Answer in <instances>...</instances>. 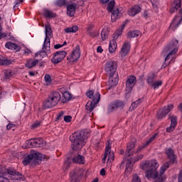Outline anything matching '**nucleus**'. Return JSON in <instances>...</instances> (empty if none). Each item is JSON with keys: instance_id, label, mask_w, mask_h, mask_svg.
Instances as JSON below:
<instances>
[{"instance_id": "nucleus-43", "label": "nucleus", "mask_w": 182, "mask_h": 182, "mask_svg": "<svg viewBox=\"0 0 182 182\" xmlns=\"http://www.w3.org/2000/svg\"><path fill=\"white\" fill-rule=\"evenodd\" d=\"M113 8H114V0H112L108 3L107 10L109 12H113Z\"/></svg>"}, {"instance_id": "nucleus-63", "label": "nucleus", "mask_w": 182, "mask_h": 182, "mask_svg": "<svg viewBox=\"0 0 182 182\" xmlns=\"http://www.w3.org/2000/svg\"><path fill=\"white\" fill-rule=\"evenodd\" d=\"M60 48H63V45L56 44L54 46V49H59Z\"/></svg>"}, {"instance_id": "nucleus-36", "label": "nucleus", "mask_w": 182, "mask_h": 182, "mask_svg": "<svg viewBox=\"0 0 182 182\" xmlns=\"http://www.w3.org/2000/svg\"><path fill=\"white\" fill-rule=\"evenodd\" d=\"M63 99L62 100V103H66V102H69V100H71L72 99V95L68 92H65L63 94Z\"/></svg>"}, {"instance_id": "nucleus-56", "label": "nucleus", "mask_w": 182, "mask_h": 182, "mask_svg": "<svg viewBox=\"0 0 182 182\" xmlns=\"http://www.w3.org/2000/svg\"><path fill=\"white\" fill-rule=\"evenodd\" d=\"M69 156H68V159L65 162L64 164V167H65L66 169L69 168V167H70V161H69Z\"/></svg>"}, {"instance_id": "nucleus-7", "label": "nucleus", "mask_w": 182, "mask_h": 182, "mask_svg": "<svg viewBox=\"0 0 182 182\" xmlns=\"http://www.w3.org/2000/svg\"><path fill=\"white\" fill-rule=\"evenodd\" d=\"M152 166L151 168H149L145 172V177L146 178H148V180H150L151 178H154L159 173L157 171V169L159 168V162H157L156 160H154V162L151 164Z\"/></svg>"}, {"instance_id": "nucleus-37", "label": "nucleus", "mask_w": 182, "mask_h": 182, "mask_svg": "<svg viewBox=\"0 0 182 182\" xmlns=\"http://www.w3.org/2000/svg\"><path fill=\"white\" fill-rule=\"evenodd\" d=\"M154 79H156V74H154V73H151L148 75L146 82L149 85L151 86V85L154 83L153 82Z\"/></svg>"}, {"instance_id": "nucleus-50", "label": "nucleus", "mask_w": 182, "mask_h": 182, "mask_svg": "<svg viewBox=\"0 0 182 182\" xmlns=\"http://www.w3.org/2000/svg\"><path fill=\"white\" fill-rule=\"evenodd\" d=\"M87 33L89 36H91L92 38H96L97 36H99V32L96 31H89Z\"/></svg>"}, {"instance_id": "nucleus-46", "label": "nucleus", "mask_w": 182, "mask_h": 182, "mask_svg": "<svg viewBox=\"0 0 182 182\" xmlns=\"http://www.w3.org/2000/svg\"><path fill=\"white\" fill-rule=\"evenodd\" d=\"M119 83V80L117 78H113V77L109 78V85L111 86H116Z\"/></svg>"}, {"instance_id": "nucleus-9", "label": "nucleus", "mask_w": 182, "mask_h": 182, "mask_svg": "<svg viewBox=\"0 0 182 182\" xmlns=\"http://www.w3.org/2000/svg\"><path fill=\"white\" fill-rule=\"evenodd\" d=\"M83 177V171L79 168L73 169L70 173V182H80Z\"/></svg>"}, {"instance_id": "nucleus-48", "label": "nucleus", "mask_w": 182, "mask_h": 182, "mask_svg": "<svg viewBox=\"0 0 182 182\" xmlns=\"http://www.w3.org/2000/svg\"><path fill=\"white\" fill-rule=\"evenodd\" d=\"M161 85H163V82L159 80L152 83L151 86H152L154 89H157V87H159V86H161Z\"/></svg>"}, {"instance_id": "nucleus-52", "label": "nucleus", "mask_w": 182, "mask_h": 182, "mask_svg": "<svg viewBox=\"0 0 182 182\" xmlns=\"http://www.w3.org/2000/svg\"><path fill=\"white\" fill-rule=\"evenodd\" d=\"M45 81L46 83H51L52 82V78L50 77V75L49 74H46L44 77Z\"/></svg>"}, {"instance_id": "nucleus-40", "label": "nucleus", "mask_w": 182, "mask_h": 182, "mask_svg": "<svg viewBox=\"0 0 182 182\" xmlns=\"http://www.w3.org/2000/svg\"><path fill=\"white\" fill-rule=\"evenodd\" d=\"M109 29L107 28L102 29L101 32V38L102 41H106V39L109 38Z\"/></svg>"}, {"instance_id": "nucleus-27", "label": "nucleus", "mask_w": 182, "mask_h": 182, "mask_svg": "<svg viewBox=\"0 0 182 182\" xmlns=\"http://www.w3.org/2000/svg\"><path fill=\"white\" fill-rule=\"evenodd\" d=\"M156 136H157L156 134H155L154 136H152L141 146H139V149L136 150V153H140V151H141V150H143V149H144V147H146V146H149V144H150V143L154 141V139H156Z\"/></svg>"}, {"instance_id": "nucleus-6", "label": "nucleus", "mask_w": 182, "mask_h": 182, "mask_svg": "<svg viewBox=\"0 0 182 182\" xmlns=\"http://www.w3.org/2000/svg\"><path fill=\"white\" fill-rule=\"evenodd\" d=\"M8 174H9V176H18V177L22 176V173L16 171L15 169H6L4 168L0 169V182H9V180L6 178Z\"/></svg>"}, {"instance_id": "nucleus-30", "label": "nucleus", "mask_w": 182, "mask_h": 182, "mask_svg": "<svg viewBox=\"0 0 182 182\" xmlns=\"http://www.w3.org/2000/svg\"><path fill=\"white\" fill-rule=\"evenodd\" d=\"M38 63H39V61L38 60L29 59L27 60V63L25 64V66L26 68H28V69H31V68L36 66Z\"/></svg>"}, {"instance_id": "nucleus-45", "label": "nucleus", "mask_w": 182, "mask_h": 182, "mask_svg": "<svg viewBox=\"0 0 182 182\" xmlns=\"http://www.w3.org/2000/svg\"><path fill=\"white\" fill-rule=\"evenodd\" d=\"M11 63H12V62H11V60H9L0 58V65L1 66L11 65Z\"/></svg>"}, {"instance_id": "nucleus-32", "label": "nucleus", "mask_w": 182, "mask_h": 182, "mask_svg": "<svg viewBox=\"0 0 182 182\" xmlns=\"http://www.w3.org/2000/svg\"><path fill=\"white\" fill-rule=\"evenodd\" d=\"M141 103H143V98H140L138 100L132 102L129 107V112H133V110H134V109H136L139 105H141Z\"/></svg>"}, {"instance_id": "nucleus-19", "label": "nucleus", "mask_w": 182, "mask_h": 182, "mask_svg": "<svg viewBox=\"0 0 182 182\" xmlns=\"http://www.w3.org/2000/svg\"><path fill=\"white\" fill-rule=\"evenodd\" d=\"M73 163L77 164H85V156L79 154H74L73 152H71L69 156V159H72Z\"/></svg>"}, {"instance_id": "nucleus-18", "label": "nucleus", "mask_w": 182, "mask_h": 182, "mask_svg": "<svg viewBox=\"0 0 182 182\" xmlns=\"http://www.w3.org/2000/svg\"><path fill=\"white\" fill-rule=\"evenodd\" d=\"M136 140L131 141L127 146V149L125 151V154L127 157H130L133 156L136 151H134V149L136 148Z\"/></svg>"}, {"instance_id": "nucleus-29", "label": "nucleus", "mask_w": 182, "mask_h": 182, "mask_svg": "<svg viewBox=\"0 0 182 182\" xmlns=\"http://www.w3.org/2000/svg\"><path fill=\"white\" fill-rule=\"evenodd\" d=\"M116 49H117V43H116V39H112L109 42V53H114V52H116Z\"/></svg>"}, {"instance_id": "nucleus-55", "label": "nucleus", "mask_w": 182, "mask_h": 182, "mask_svg": "<svg viewBox=\"0 0 182 182\" xmlns=\"http://www.w3.org/2000/svg\"><path fill=\"white\" fill-rule=\"evenodd\" d=\"M144 156L143 154H139V156H136L134 158V163H136V161H139V160H141Z\"/></svg>"}, {"instance_id": "nucleus-13", "label": "nucleus", "mask_w": 182, "mask_h": 182, "mask_svg": "<svg viewBox=\"0 0 182 182\" xmlns=\"http://www.w3.org/2000/svg\"><path fill=\"white\" fill-rule=\"evenodd\" d=\"M165 154L169 159V163L171 164H176V163H177V156L174 154V149H173V148H166L165 149Z\"/></svg>"}, {"instance_id": "nucleus-23", "label": "nucleus", "mask_w": 182, "mask_h": 182, "mask_svg": "<svg viewBox=\"0 0 182 182\" xmlns=\"http://www.w3.org/2000/svg\"><path fill=\"white\" fill-rule=\"evenodd\" d=\"M171 126L166 128L167 133H171L173 132L174 129H176L177 126V117L171 116Z\"/></svg>"}, {"instance_id": "nucleus-4", "label": "nucleus", "mask_w": 182, "mask_h": 182, "mask_svg": "<svg viewBox=\"0 0 182 182\" xmlns=\"http://www.w3.org/2000/svg\"><path fill=\"white\" fill-rule=\"evenodd\" d=\"M86 96L89 99H92V101H88L85 105L86 110H88L91 113V112H93V109L96 107V105L100 101V94L99 92L95 94L93 90H90L86 92Z\"/></svg>"}, {"instance_id": "nucleus-47", "label": "nucleus", "mask_w": 182, "mask_h": 182, "mask_svg": "<svg viewBox=\"0 0 182 182\" xmlns=\"http://www.w3.org/2000/svg\"><path fill=\"white\" fill-rule=\"evenodd\" d=\"M5 79H9L12 76V71L11 70H4Z\"/></svg>"}, {"instance_id": "nucleus-33", "label": "nucleus", "mask_w": 182, "mask_h": 182, "mask_svg": "<svg viewBox=\"0 0 182 182\" xmlns=\"http://www.w3.org/2000/svg\"><path fill=\"white\" fill-rule=\"evenodd\" d=\"M110 150H112V147H110V141H108V144L106 146L104 156L102 158V163H106V159H107V156L109 155V151H110Z\"/></svg>"}, {"instance_id": "nucleus-60", "label": "nucleus", "mask_w": 182, "mask_h": 182, "mask_svg": "<svg viewBox=\"0 0 182 182\" xmlns=\"http://www.w3.org/2000/svg\"><path fill=\"white\" fill-rule=\"evenodd\" d=\"M39 126H41V122H36L33 123V124L32 125L33 129H35L36 127H39Z\"/></svg>"}, {"instance_id": "nucleus-53", "label": "nucleus", "mask_w": 182, "mask_h": 182, "mask_svg": "<svg viewBox=\"0 0 182 182\" xmlns=\"http://www.w3.org/2000/svg\"><path fill=\"white\" fill-rule=\"evenodd\" d=\"M124 26H125V25L123 24V25L122 26L120 30H117V31H116L115 35H117V38H119V36H120L122 35V31H123V29H124Z\"/></svg>"}, {"instance_id": "nucleus-41", "label": "nucleus", "mask_w": 182, "mask_h": 182, "mask_svg": "<svg viewBox=\"0 0 182 182\" xmlns=\"http://www.w3.org/2000/svg\"><path fill=\"white\" fill-rule=\"evenodd\" d=\"M127 164H126V171H132V168H133V164L134 161L133 159H129L127 160Z\"/></svg>"}, {"instance_id": "nucleus-26", "label": "nucleus", "mask_w": 182, "mask_h": 182, "mask_svg": "<svg viewBox=\"0 0 182 182\" xmlns=\"http://www.w3.org/2000/svg\"><path fill=\"white\" fill-rule=\"evenodd\" d=\"M140 11H141V7L139 5H135L132 6L129 11V15L130 16H136L137 14H139Z\"/></svg>"}, {"instance_id": "nucleus-54", "label": "nucleus", "mask_w": 182, "mask_h": 182, "mask_svg": "<svg viewBox=\"0 0 182 182\" xmlns=\"http://www.w3.org/2000/svg\"><path fill=\"white\" fill-rule=\"evenodd\" d=\"M64 122L66 123H70V122H72V116H64Z\"/></svg>"}, {"instance_id": "nucleus-44", "label": "nucleus", "mask_w": 182, "mask_h": 182, "mask_svg": "<svg viewBox=\"0 0 182 182\" xmlns=\"http://www.w3.org/2000/svg\"><path fill=\"white\" fill-rule=\"evenodd\" d=\"M67 0H57L55 3V5L56 6H59L60 8H62V6H66Z\"/></svg>"}, {"instance_id": "nucleus-35", "label": "nucleus", "mask_w": 182, "mask_h": 182, "mask_svg": "<svg viewBox=\"0 0 182 182\" xmlns=\"http://www.w3.org/2000/svg\"><path fill=\"white\" fill-rule=\"evenodd\" d=\"M77 31H79V27L77 26H73V27H68L64 29L65 33H76Z\"/></svg>"}, {"instance_id": "nucleus-61", "label": "nucleus", "mask_w": 182, "mask_h": 182, "mask_svg": "<svg viewBox=\"0 0 182 182\" xmlns=\"http://www.w3.org/2000/svg\"><path fill=\"white\" fill-rule=\"evenodd\" d=\"M63 114H65V112H63V111H61L60 112H59V114L57 117V120H60V117H62V116H63Z\"/></svg>"}, {"instance_id": "nucleus-16", "label": "nucleus", "mask_w": 182, "mask_h": 182, "mask_svg": "<svg viewBox=\"0 0 182 182\" xmlns=\"http://www.w3.org/2000/svg\"><path fill=\"white\" fill-rule=\"evenodd\" d=\"M136 82V77L134 75H131L128 77L126 82V92H127V93H130V92L133 90Z\"/></svg>"}, {"instance_id": "nucleus-14", "label": "nucleus", "mask_w": 182, "mask_h": 182, "mask_svg": "<svg viewBox=\"0 0 182 182\" xmlns=\"http://www.w3.org/2000/svg\"><path fill=\"white\" fill-rule=\"evenodd\" d=\"M79 58H80V47L77 46L72 52V54L68 57L67 60L68 62H76Z\"/></svg>"}, {"instance_id": "nucleus-58", "label": "nucleus", "mask_w": 182, "mask_h": 182, "mask_svg": "<svg viewBox=\"0 0 182 182\" xmlns=\"http://www.w3.org/2000/svg\"><path fill=\"white\" fill-rule=\"evenodd\" d=\"M93 28H95V25L90 24L88 27L87 28V33L91 32L93 30Z\"/></svg>"}, {"instance_id": "nucleus-10", "label": "nucleus", "mask_w": 182, "mask_h": 182, "mask_svg": "<svg viewBox=\"0 0 182 182\" xmlns=\"http://www.w3.org/2000/svg\"><path fill=\"white\" fill-rule=\"evenodd\" d=\"M41 144H43V140L42 138L33 139L27 140L26 145L23 146V149H32L33 147H41Z\"/></svg>"}, {"instance_id": "nucleus-39", "label": "nucleus", "mask_w": 182, "mask_h": 182, "mask_svg": "<svg viewBox=\"0 0 182 182\" xmlns=\"http://www.w3.org/2000/svg\"><path fill=\"white\" fill-rule=\"evenodd\" d=\"M170 164H171L170 161L165 162L161 167L159 173L161 174H164L166 173V171L168 167H170Z\"/></svg>"}, {"instance_id": "nucleus-62", "label": "nucleus", "mask_w": 182, "mask_h": 182, "mask_svg": "<svg viewBox=\"0 0 182 182\" xmlns=\"http://www.w3.org/2000/svg\"><path fill=\"white\" fill-rule=\"evenodd\" d=\"M23 0H16V5H14V8H16V5H19V4H22Z\"/></svg>"}, {"instance_id": "nucleus-34", "label": "nucleus", "mask_w": 182, "mask_h": 182, "mask_svg": "<svg viewBox=\"0 0 182 182\" xmlns=\"http://www.w3.org/2000/svg\"><path fill=\"white\" fill-rule=\"evenodd\" d=\"M5 47L7 48V49H11L13 50H16V52H18V50H19V47L11 42H7L5 45Z\"/></svg>"}, {"instance_id": "nucleus-24", "label": "nucleus", "mask_w": 182, "mask_h": 182, "mask_svg": "<svg viewBox=\"0 0 182 182\" xmlns=\"http://www.w3.org/2000/svg\"><path fill=\"white\" fill-rule=\"evenodd\" d=\"M77 6V4L76 3L67 5V14L68 16H75Z\"/></svg>"}, {"instance_id": "nucleus-12", "label": "nucleus", "mask_w": 182, "mask_h": 182, "mask_svg": "<svg viewBox=\"0 0 182 182\" xmlns=\"http://www.w3.org/2000/svg\"><path fill=\"white\" fill-rule=\"evenodd\" d=\"M174 109V105H168L167 107H164V108H161L159 110L157 113V119L158 120H161L164 117H166L171 110Z\"/></svg>"}, {"instance_id": "nucleus-31", "label": "nucleus", "mask_w": 182, "mask_h": 182, "mask_svg": "<svg viewBox=\"0 0 182 182\" xmlns=\"http://www.w3.org/2000/svg\"><path fill=\"white\" fill-rule=\"evenodd\" d=\"M127 36L129 38V39H132V38H137L139 36H141V33L137 30L131 31L127 33Z\"/></svg>"}, {"instance_id": "nucleus-20", "label": "nucleus", "mask_w": 182, "mask_h": 182, "mask_svg": "<svg viewBox=\"0 0 182 182\" xmlns=\"http://www.w3.org/2000/svg\"><path fill=\"white\" fill-rule=\"evenodd\" d=\"M48 53H50V44L47 43V44L45 45L44 43L43 49L41 51H39L38 55H40L41 58H45L48 56Z\"/></svg>"}, {"instance_id": "nucleus-5", "label": "nucleus", "mask_w": 182, "mask_h": 182, "mask_svg": "<svg viewBox=\"0 0 182 182\" xmlns=\"http://www.w3.org/2000/svg\"><path fill=\"white\" fill-rule=\"evenodd\" d=\"M178 52V41L176 38H173L164 50V53L166 54L165 62H167L170 58H173V55H176Z\"/></svg>"}, {"instance_id": "nucleus-8", "label": "nucleus", "mask_w": 182, "mask_h": 182, "mask_svg": "<svg viewBox=\"0 0 182 182\" xmlns=\"http://www.w3.org/2000/svg\"><path fill=\"white\" fill-rule=\"evenodd\" d=\"M117 69V63L116 61H107L105 64V71L109 75V77H113Z\"/></svg>"}, {"instance_id": "nucleus-22", "label": "nucleus", "mask_w": 182, "mask_h": 182, "mask_svg": "<svg viewBox=\"0 0 182 182\" xmlns=\"http://www.w3.org/2000/svg\"><path fill=\"white\" fill-rule=\"evenodd\" d=\"M129 52H130V43L125 41L120 51V55L122 58H124L125 56H127Z\"/></svg>"}, {"instance_id": "nucleus-38", "label": "nucleus", "mask_w": 182, "mask_h": 182, "mask_svg": "<svg viewBox=\"0 0 182 182\" xmlns=\"http://www.w3.org/2000/svg\"><path fill=\"white\" fill-rule=\"evenodd\" d=\"M119 15H120V12H119V9H117L112 12L111 15L112 21L116 22V21H117V18H119Z\"/></svg>"}, {"instance_id": "nucleus-51", "label": "nucleus", "mask_w": 182, "mask_h": 182, "mask_svg": "<svg viewBox=\"0 0 182 182\" xmlns=\"http://www.w3.org/2000/svg\"><path fill=\"white\" fill-rule=\"evenodd\" d=\"M108 160L114 161V153L111 151V149L108 151Z\"/></svg>"}, {"instance_id": "nucleus-59", "label": "nucleus", "mask_w": 182, "mask_h": 182, "mask_svg": "<svg viewBox=\"0 0 182 182\" xmlns=\"http://www.w3.org/2000/svg\"><path fill=\"white\" fill-rule=\"evenodd\" d=\"M178 182H182V170L179 171L178 175Z\"/></svg>"}, {"instance_id": "nucleus-49", "label": "nucleus", "mask_w": 182, "mask_h": 182, "mask_svg": "<svg viewBox=\"0 0 182 182\" xmlns=\"http://www.w3.org/2000/svg\"><path fill=\"white\" fill-rule=\"evenodd\" d=\"M132 182H141V179H140V177H139V175L136 173H134L132 177Z\"/></svg>"}, {"instance_id": "nucleus-11", "label": "nucleus", "mask_w": 182, "mask_h": 182, "mask_svg": "<svg viewBox=\"0 0 182 182\" xmlns=\"http://www.w3.org/2000/svg\"><path fill=\"white\" fill-rule=\"evenodd\" d=\"M66 55H68V53L64 50L54 53L53 56L51 58L52 63H53V65H58V63H60V62H62V60L66 58Z\"/></svg>"}, {"instance_id": "nucleus-17", "label": "nucleus", "mask_w": 182, "mask_h": 182, "mask_svg": "<svg viewBox=\"0 0 182 182\" xmlns=\"http://www.w3.org/2000/svg\"><path fill=\"white\" fill-rule=\"evenodd\" d=\"M46 38L44 40L45 46H46L47 43L50 44V38L53 36V31H52V28H50V25L46 24Z\"/></svg>"}, {"instance_id": "nucleus-2", "label": "nucleus", "mask_w": 182, "mask_h": 182, "mask_svg": "<svg viewBox=\"0 0 182 182\" xmlns=\"http://www.w3.org/2000/svg\"><path fill=\"white\" fill-rule=\"evenodd\" d=\"M60 99H62V96L60 93L53 91L51 92L48 97L43 101V108L44 109H52V107H55L56 105L60 102Z\"/></svg>"}, {"instance_id": "nucleus-25", "label": "nucleus", "mask_w": 182, "mask_h": 182, "mask_svg": "<svg viewBox=\"0 0 182 182\" xmlns=\"http://www.w3.org/2000/svg\"><path fill=\"white\" fill-rule=\"evenodd\" d=\"M178 8H181V0H174L170 8L171 14L177 12Z\"/></svg>"}, {"instance_id": "nucleus-42", "label": "nucleus", "mask_w": 182, "mask_h": 182, "mask_svg": "<svg viewBox=\"0 0 182 182\" xmlns=\"http://www.w3.org/2000/svg\"><path fill=\"white\" fill-rule=\"evenodd\" d=\"M44 16L46 18H55L56 16V14H53L52 11L49 10H45Z\"/></svg>"}, {"instance_id": "nucleus-57", "label": "nucleus", "mask_w": 182, "mask_h": 182, "mask_svg": "<svg viewBox=\"0 0 182 182\" xmlns=\"http://www.w3.org/2000/svg\"><path fill=\"white\" fill-rule=\"evenodd\" d=\"M15 127H16V125L14 124H9L6 126V129L7 130H11V129H15Z\"/></svg>"}, {"instance_id": "nucleus-1", "label": "nucleus", "mask_w": 182, "mask_h": 182, "mask_svg": "<svg viewBox=\"0 0 182 182\" xmlns=\"http://www.w3.org/2000/svg\"><path fill=\"white\" fill-rule=\"evenodd\" d=\"M89 137V132L87 131L81 130L77 131L70 136V141L73 143L71 147L73 151H77L83 149L85 144H86V140Z\"/></svg>"}, {"instance_id": "nucleus-21", "label": "nucleus", "mask_w": 182, "mask_h": 182, "mask_svg": "<svg viewBox=\"0 0 182 182\" xmlns=\"http://www.w3.org/2000/svg\"><path fill=\"white\" fill-rule=\"evenodd\" d=\"M181 21L182 17L181 18L180 16H176L171 22L169 29H171V31H175L176 29H177V28H178V25L181 23Z\"/></svg>"}, {"instance_id": "nucleus-15", "label": "nucleus", "mask_w": 182, "mask_h": 182, "mask_svg": "<svg viewBox=\"0 0 182 182\" xmlns=\"http://www.w3.org/2000/svg\"><path fill=\"white\" fill-rule=\"evenodd\" d=\"M124 102L120 100H116L112 104L109 105L108 107L109 113H112V112H114L116 109H123L124 107Z\"/></svg>"}, {"instance_id": "nucleus-28", "label": "nucleus", "mask_w": 182, "mask_h": 182, "mask_svg": "<svg viewBox=\"0 0 182 182\" xmlns=\"http://www.w3.org/2000/svg\"><path fill=\"white\" fill-rule=\"evenodd\" d=\"M154 163V160L152 161H145L141 164V170H149V168H151L154 166L151 165Z\"/></svg>"}, {"instance_id": "nucleus-64", "label": "nucleus", "mask_w": 182, "mask_h": 182, "mask_svg": "<svg viewBox=\"0 0 182 182\" xmlns=\"http://www.w3.org/2000/svg\"><path fill=\"white\" fill-rule=\"evenodd\" d=\"M97 52H98L99 53H102V52H103V48H102V46L97 47Z\"/></svg>"}, {"instance_id": "nucleus-3", "label": "nucleus", "mask_w": 182, "mask_h": 182, "mask_svg": "<svg viewBox=\"0 0 182 182\" xmlns=\"http://www.w3.org/2000/svg\"><path fill=\"white\" fill-rule=\"evenodd\" d=\"M42 160H45V155L39 152H34L28 154L23 159V166H28V164L38 166L39 161H42Z\"/></svg>"}]
</instances>
